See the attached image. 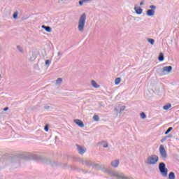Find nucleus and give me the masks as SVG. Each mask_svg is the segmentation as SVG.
Returning a JSON list of instances; mask_svg holds the SVG:
<instances>
[{
	"label": "nucleus",
	"instance_id": "obj_1",
	"mask_svg": "<svg viewBox=\"0 0 179 179\" xmlns=\"http://www.w3.org/2000/svg\"><path fill=\"white\" fill-rule=\"evenodd\" d=\"M29 159L41 162L44 164H48L52 167H61L62 169H68V167H69L67 164H62V162L57 161H51V159L37 154L30 155Z\"/></svg>",
	"mask_w": 179,
	"mask_h": 179
},
{
	"label": "nucleus",
	"instance_id": "obj_2",
	"mask_svg": "<svg viewBox=\"0 0 179 179\" xmlns=\"http://www.w3.org/2000/svg\"><path fill=\"white\" fill-rule=\"evenodd\" d=\"M80 163L87 166L88 167H92L93 169H96V170H101L104 173L106 171V166L100 165L99 164L94 163L89 159H81Z\"/></svg>",
	"mask_w": 179,
	"mask_h": 179
},
{
	"label": "nucleus",
	"instance_id": "obj_3",
	"mask_svg": "<svg viewBox=\"0 0 179 179\" xmlns=\"http://www.w3.org/2000/svg\"><path fill=\"white\" fill-rule=\"evenodd\" d=\"M86 24V14L83 13L78 21V31H80V33H83L85 30V24Z\"/></svg>",
	"mask_w": 179,
	"mask_h": 179
},
{
	"label": "nucleus",
	"instance_id": "obj_4",
	"mask_svg": "<svg viewBox=\"0 0 179 179\" xmlns=\"http://www.w3.org/2000/svg\"><path fill=\"white\" fill-rule=\"evenodd\" d=\"M159 170L162 177H167L169 169L166 168V164L164 162H160L159 164Z\"/></svg>",
	"mask_w": 179,
	"mask_h": 179
},
{
	"label": "nucleus",
	"instance_id": "obj_5",
	"mask_svg": "<svg viewBox=\"0 0 179 179\" xmlns=\"http://www.w3.org/2000/svg\"><path fill=\"white\" fill-rule=\"evenodd\" d=\"M173 71V66H166L162 68V69L159 70V76H164V75H167V73H170Z\"/></svg>",
	"mask_w": 179,
	"mask_h": 179
},
{
	"label": "nucleus",
	"instance_id": "obj_6",
	"mask_svg": "<svg viewBox=\"0 0 179 179\" xmlns=\"http://www.w3.org/2000/svg\"><path fill=\"white\" fill-rule=\"evenodd\" d=\"M159 162V157L156 155L149 156L147 159V164L152 165L156 164Z\"/></svg>",
	"mask_w": 179,
	"mask_h": 179
},
{
	"label": "nucleus",
	"instance_id": "obj_7",
	"mask_svg": "<svg viewBox=\"0 0 179 179\" xmlns=\"http://www.w3.org/2000/svg\"><path fill=\"white\" fill-rule=\"evenodd\" d=\"M159 154L161 155L162 159L166 160L167 159V151H166V148H164V145H161L159 146Z\"/></svg>",
	"mask_w": 179,
	"mask_h": 179
},
{
	"label": "nucleus",
	"instance_id": "obj_8",
	"mask_svg": "<svg viewBox=\"0 0 179 179\" xmlns=\"http://www.w3.org/2000/svg\"><path fill=\"white\" fill-rule=\"evenodd\" d=\"M149 10L146 11V15L147 16H155V12L156 10V6L155 5H151L150 6Z\"/></svg>",
	"mask_w": 179,
	"mask_h": 179
},
{
	"label": "nucleus",
	"instance_id": "obj_9",
	"mask_svg": "<svg viewBox=\"0 0 179 179\" xmlns=\"http://www.w3.org/2000/svg\"><path fill=\"white\" fill-rule=\"evenodd\" d=\"M77 150L79 155H83L86 152V148L79 145H77Z\"/></svg>",
	"mask_w": 179,
	"mask_h": 179
},
{
	"label": "nucleus",
	"instance_id": "obj_10",
	"mask_svg": "<svg viewBox=\"0 0 179 179\" xmlns=\"http://www.w3.org/2000/svg\"><path fill=\"white\" fill-rule=\"evenodd\" d=\"M74 123L76 124L80 128H83L85 127V124L82 122L81 120L79 119H75Z\"/></svg>",
	"mask_w": 179,
	"mask_h": 179
},
{
	"label": "nucleus",
	"instance_id": "obj_11",
	"mask_svg": "<svg viewBox=\"0 0 179 179\" xmlns=\"http://www.w3.org/2000/svg\"><path fill=\"white\" fill-rule=\"evenodd\" d=\"M29 55H30L29 61H31V62L36 61V58H37V54H36V52H30Z\"/></svg>",
	"mask_w": 179,
	"mask_h": 179
},
{
	"label": "nucleus",
	"instance_id": "obj_12",
	"mask_svg": "<svg viewBox=\"0 0 179 179\" xmlns=\"http://www.w3.org/2000/svg\"><path fill=\"white\" fill-rule=\"evenodd\" d=\"M124 110H125V106H120L119 108H115V111L116 113H119V114H121L122 113V111H124Z\"/></svg>",
	"mask_w": 179,
	"mask_h": 179
},
{
	"label": "nucleus",
	"instance_id": "obj_13",
	"mask_svg": "<svg viewBox=\"0 0 179 179\" xmlns=\"http://www.w3.org/2000/svg\"><path fill=\"white\" fill-rule=\"evenodd\" d=\"M119 165H120V161L118 159L111 162V166L113 167L117 168L118 167Z\"/></svg>",
	"mask_w": 179,
	"mask_h": 179
},
{
	"label": "nucleus",
	"instance_id": "obj_14",
	"mask_svg": "<svg viewBox=\"0 0 179 179\" xmlns=\"http://www.w3.org/2000/svg\"><path fill=\"white\" fill-rule=\"evenodd\" d=\"M134 10L136 13V15H142L143 12V9L139 8H136V7H134Z\"/></svg>",
	"mask_w": 179,
	"mask_h": 179
},
{
	"label": "nucleus",
	"instance_id": "obj_15",
	"mask_svg": "<svg viewBox=\"0 0 179 179\" xmlns=\"http://www.w3.org/2000/svg\"><path fill=\"white\" fill-rule=\"evenodd\" d=\"M42 29H44L48 33H51L52 31L51 27L50 26L42 25Z\"/></svg>",
	"mask_w": 179,
	"mask_h": 179
},
{
	"label": "nucleus",
	"instance_id": "obj_16",
	"mask_svg": "<svg viewBox=\"0 0 179 179\" xmlns=\"http://www.w3.org/2000/svg\"><path fill=\"white\" fill-rule=\"evenodd\" d=\"M91 83H92V86L95 89H99V87H100V85H99L98 83L93 80L91 81Z\"/></svg>",
	"mask_w": 179,
	"mask_h": 179
},
{
	"label": "nucleus",
	"instance_id": "obj_17",
	"mask_svg": "<svg viewBox=\"0 0 179 179\" xmlns=\"http://www.w3.org/2000/svg\"><path fill=\"white\" fill-rule=\"evenodd\" d=\"M158 61L160 62L164 61V55L163 53H160L159 57H158Z\"/></svg>",
	"mask_w": 179,
	"mask_h": 179
},
{
	"label": "nucleus",
	"instance_id": "obj_18",
	"mask_svg": "<svg viewBox=\"0 0 179 179\" xmlns=\"http://www.w3.org/2000/svg\"><path fill=\"white\" fill-rule=\"evenodd\" d=\"M169 179H176V173H174V172H170L169 174Z\"/></svg>",
	"mask_w": 179,
	"mask_h": 179
},
{
	"label": "nucleus",
	"instance_id": "obj_19",
	"mask_svg": "<svg viewBox=\"0 0 179 179\" xmlns=\"http://www.w3.org/2000/svg\"><path fill=\"white\" fill-rule=\"evenodd\" d=\"M17 50L20 52L21 54H23L24 51L23 50V48H22L20 45H17Z\"/></svg>",
	"mask_w": 179,
	"mask_h": 179
},
{
	"label": "nucleus",
	"instance_id": "obj_20",
	"mask_svg": "<svg viewBox=\"0 0 179 179\" xmlns=\"http://www.w3.org/2000/svg\"><path fill=\"white\" fill-rule=\"evenodd\" d=\"M99 145H102L103 148H108V144L106 143V141H102L101 143H99Z\"/></svg>",
	"mask_w": 179,
	"mask_h": 179
},
{
	"label": "nucleus",
	"instance_id": "obj_21",
	"mask_svg": "<svg viewBox=\"0 0 179 179\" xmlns=\"http://www.w3.org/2000/svg\"><path fill=\"white\" fill-rule=\"evenodd\" d=\"M120 83H121V78H117L115 80V85H120Z\"/></svg>",
	"mask_w": 179,
	"mask_h": 179
},
{
	"label": "nucleus",
	"instance_id": "obj_22",
	"mask_svg": "<svg viewBox=\"0 0 179 179\" xmlns=\"http://www.w3.org/2000/svg\"><path fill=\"white\" fill-rule=\"evenodd\" d=\"M148 43H150V44L151 45H153V44H155V39H153V38H148Z\"/></svg>",
	"mask_w": 179,
	"mask_h": 179
},
{
	"label": "nucleus",
	"instance_id": "obj_23",
	"mask_svg": "<svg viewBox=\"0 0 179 179\" xmlns=\"http://www.w3.org/2000/svg\"><path fill=\"white\" fill-rule=\"evenodd\" d=\"M62 83V78H57L56 80V85H61Z\"/></svg>",
	"mask_w": 179,
	"mask_h": 179
},
{
	"label": "nucleus",
	"instance_id": "obj_24",
	"mask_svg": "<svg viewBox=\"0 0 179 179\" xmlns=\"http://www.w3.org/2000/svg\"><path fill=\"white\" fill-rule=\"evenodd\" d=\"M171 108V105L170 103H169L168 105H165L163 107L164 110H169V108Z\"/></svg>",
	"mask_w": 179,
	"mask_h": 179
},
{
	"label": "nucleus",
	"instance_id": "obj_25",
	"mask_svg": "<svg viewBox=\"0 0 179 179\" xmlns=\"http://www.w3.org/2000/svg\"><path fill=\"white\" fill-rule=\"evenodd\" d=\"M171 131H173V127H169V128L165 131V135H169V134H170V132H171Z\"/></svg>",
	"mask_w": 179,
	"mask_h": 179
},
{
	"label": "nucleus",
	"instance_id": "obj_26",
	"mask_svg": "<svg viewBox=\"0 0 179 179\" xmlns=\"http://www.w3.org/2000/svg\"><path fill=\"white\" fill-rule=\"evenodd\" d=\"M140 115L142 120H145L146 118V114L144 112L141 113Z\"/></svg>",
	"mask_w": 179,
	"mask_h": 179
},
{
	"label": "nucleus",
	"instance_id": "obj_27",
	"mask_svg": "<svg viewBox=\"0 0 179 179\" xmlns=\"http://www.w3.org/2000/svg\"><path fill=\"white\" fill-rule=\"evenodd\" d=\"M17 15H19V13H17V11L15 12L13 15V19H17Z\"/></svg>",
	"mask_w": 179,
	"mask_h": 179
},
{
	"label": "nucleus",
	"instance_id": "obj_28",
	"mask_svg": "<svg viewBox=\"0 0 179 179\" xmlns=\"http://www.w3.org/2000/svg\"><path fill=\"white\" fill-rule=\"evenodd\" d=\"M45 64L46 66H49L51 64V62H50V60L47 59V60H45Z\"/></svg>",
	"mask_w": 179,
	"mask_h": 179
},
{
	"label": "nucleus",
	"instance_id": "obj_29",
	"mask_svg": "<svg viewBox=\"0 0 179 179\" xmlns=\"http://www.w3.org/2000/svg\"><path fill=\"white\" fill-rule=\"evenodd\" d=\"M93 119L94 121H99L100 120V117H99V115H95L94 117H93Z\"/></svg>",
	"mask_w": 179,
	"mask_h": 179
},
{
	"label": "nucleus",
	"instance_id": "obj_30",
	"mask_svg": "<svg viewBox=\"0 0 179 179\" xmlns=\"http://www.w3.org/2000/svg\"><path fill=\"white\" fill-rule=\"evenodd\" d=\"M78 3H79L80 6H82V5H83V3H85V0H80L78 1Z\"/></svg>",
	"mask_w": 179,
	"mask_h": 179
},
{
	"label": "nucleus",
	"instance_id": "obj_31",
	"mask_svg": "<svg viewBox=\"0 0 179 179\" xmlns=\"http://www.w3.org/2000/svg\"><path fill=\"white\" fill-rule=\"evenodd\" d=\"M166 141H167V137L166 136L162 138L161 143H163L164 142H166Z\"/></svg>",
	"mask_w": 179,
	"mask_h": 179
},
{
	"label": "nucleus",
	"instance_id": "obj_32",
	"mask_svg": "<svg viewBox=\"0 0 179 179\" xmlns=\"http://www.w3.org/2000/svg\"><path fill=\"white\" fill-rule=\"evenodd\" d=\"M44 129H45V132H48V129H49L48 124H46L45 126Z\"/></svg>",
	"mask_w": 179,
	"mask_h": 179
},
{
	"label": "nucleus",
	"instance_id": "obj_33",
	"mask_svg": "<svg viewBox=\"0 0 179 179\" xmlns=\"http://www.w3.org/2000/svg\"><path fill=\"white\" fill-rule=\"evenodd\" d=\"M143 5H145V1L142 0V1L140 2V6H143Z\"/></svg>",
	"mask_w": 179,
	"mask_h": 179
},
{
	"label": "nucleus",
	"instance_id": "obj_34",
	"mask_svg": "<svg viewBox=\"0 0 179 179\" xmlns=\"http://www.w3.org/2000/svg\"><path fill=\"white\" fill-rule=\"evenodd\" d=\"M8 110H9V108L8 107H5L3 108V111H8Z\"/></svg>",
	"mask_w": 179,
	"mask_h": 179
},
{
	"label": "nucleus",
	"instance_id": "obj_35",
	"mask_svg": "<svg viewBox=\"0 0 179 179\" xmlns=\"http://www.w3.org/2000/svg\"><path fill=\"white\" fill-rule=\"evenodd\" d=\"M91 1H93V0H84V2L86 3V2H91Z\"/></svg>",
	"mask_w": 179,
	"mask_h": 179
},
{
	"label": "nucleus",
	"instance_id": "obj_36",
	"mask_svg": "<svg viewBox=\"0 0 179 179\" xmlns=\"http://www.w3.org/2000/svg\"><path fill=\"white\" fill-rule=\"evenodd\" d=\"M44 108L45 110H48V108H50V106H45Z\"/></svg>",
	"mask_w": 179,
	"mask_h": 179
},
{
	"label": "nucleus",
	"instance_id": "obj_37",
	"mask_svg": "<svg viewBox=\"0 0 179 179\" xmlns=\"http://www.w3.org/2000/svg\"><path fill=\"white\" fill-rule=\"evenodd\" d=\"M167 138H173V135H169L168 136H166Z\"/></svg>",
	"mask_w": 179,
	"mask_h": 179
},
{
	"label": "nucleus",
	"instance_id": "obj_38",
	"mask_svg": "<svg viewBox=\"0 0 179 179\" xmlns=\"http://www.w3.org/2000/svg\"><path fill=\"white\" fill-rule=\"evenodd\" d=\"M57 55H61V52H58Z\"/></svg>",
	"mask_w": 179,
	"mask_h": 179
},
{
	"label": "nucleus",
	"instance_id": "obj_39",
	"mask_svg": "<svg viewBox=\"0 0 179 179\" xmlns=\"http://www.w3.org/2000/svg\"><path fill=\"white\" fill-rule=\"evenodd\" d=\"M1 177H2V176L0 175V178H1Z\"/></svg>",
	"mask_w": 179,
	"mask_h": 179
},
{
	"label": "nucleus",
	"instance_id": "obj_40",
	"mask_svg": "<svg viewBox=\"0 0 179 179\" xmlns=\"http://www.w3.org/2000/svg\"><path fill=\"white\" fill-rule=\"evenodd\" d=\"M138 19H141L140 17H138Z\"/></svg>",
	"mask_w": 179,
	"mask_h": 179
},
{
	"label": "nucleus",
	"instance_id": "obj_41",
	"mask_svg": "<svg viewBox=\"0 0 179 179\" xmlns=\"http://www.w3.org/2000/svg\"><path fill=\"white\" fill-rule=\"evenodd\" d=\"M61 1H64V0H61Z\"/></svg>",
	"mask_w": 179,
	"mask_h": 179
}]
</instances>
